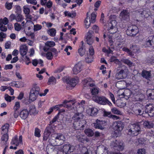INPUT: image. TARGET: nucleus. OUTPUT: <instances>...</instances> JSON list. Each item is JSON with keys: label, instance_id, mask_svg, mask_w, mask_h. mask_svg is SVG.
<instances>
[{"label": "nucleus", "instance_id": "obj_1", "mask_svg": "<svg viewBox=\"0 0 154 154\" xmlns=\"http://www.w3.org/2000/svg\"><path fill=\"white\" fill-rule=\"evenodd\" d=\"M51 138L50 137L48 142L55 145H59L62 144L65 140V136L60 134H55L51 135Z\"/></svg>", "mask_w": 154, "mask_h": 154}, {"label": "nucleus", "instance_id": "obj_2", "mask_svg": "<svg viewBox=\"0 0 154 154\" xmlns=\"http://www.w3.org/2000/svg\"><path fill=\"white\" fill-rule=\"evenodd\" d=\"M140 126L139 122L136 124H130L128 127V134L132 136L137 135L140 131Z\"/></svg>", "mask_w": 154, "mask_h": 154}, {"label": "nucleus", "instance_id": "obj_3", "mask_svg": "<svg viewBox=\"0 0 154 154\" xmlns=\"http://www.w3.org/2000/svg\"><path fill=\"white\" fill-rule=\"evenodd\" d=\"M116 71V78L118 79H122L124 78L123 74H126L128 71L126 67L124 66H119L115 69Z\"/></svg>", "mask_w": 154, "mask_h": 154}, {"label": "nucleus", "instance_id": "obj_4", "mask_svg": "<svg viewBox=\"0 0 154 154\" xmlns=\"http://www.w3.org/2000/svg\"><path fill=\"white\" fill-rule=\"evenodd\" d=\"M92 99L94 102L100 105H105L107 103L110 106L112 105V103L103 96H94Z\"/></svg>", "mask_w": 154, "mask_h": 154}, {"label": "nucleus", "instance_id": "obj_5", "mask_svg": "<svg viewBox=\"0 0 154 154\" xmlns=\"http://www.w3.org/2000/svg\"><path fill=\"white\" fill-rule=\"evenodd\" d=\"M40 88L38 86L33 87L30 91L29 93V100L31 102L35 100L39 93Z\"/></svg>", "mask_w": 154, "mask_h": 154}, {"label": "nucleus", "instance_id": "obj_6", "mask_svg": "<svg viewBox=\"0 0 154 154\" xmlns=\"http://www.w3.org/2000/svg\"><path fill=\"white\" fill-rule=\"evenodd\" d=\"M75 149V147L73 145L67 144L63 145L61 148V150L65 154H70L73 152Z\"/></svg>", "mask_w": 154, "mask_h": 154}, {"label": "nucleus", "instance_id": "obj_7", "mask_svg": "<svg viewBox=\"0 0 154 154\" xmlns=\"http://www.w3.org/2000/svg\"><path fill=\"white\" fill-rule=\"evenodd\" d=\"M110 146L115 149L118 151H122L124 149V143L123 142L116 140H115L111 142Z\"/></svg>", "mask_w": 154, "mask_h": 154}, {"label": "nucleus", "instance_id": "obj_8", "mask_svg": "<svg viewBox=\"0 0 154 154\" xmlns=\"http://www.w3.org/2000/svg\"><path fill=\"white\" fill-rule=\"evenodd\" d=\"M138 32V27L136 26L133 25L128 27L126 31L127 35L133 37L135 36Z\"/></svg>", "mask_w": 154, "mask_h": 154}, {"label": "nucleus", "instance_id": "obj_9", "mask_svg": "<svg viewBox=\"0 0 154 154\" xmlns=\"http://www.w3.org/2000/svg\"><path fill=\"white\" fill-rule=\"evenodd\" d=\"M63 80L64 82H66L67 84V87H69L71 88L75 87L78 82L75 78L70 79L69 77H63Z\"/></svg>", "mask_w": 154, "mask_h": 154}, {"label": "nucleus", "instance_id": "obj_10", "mask_svg": "<svg viewBox=\"0 0 154 154\" xmlns=\"http://www.w3.org/2000/svg\"><path fill=\"white\" fill-rule=\"evenodd\" d=\"M124 125L121 122H118L113 123V129L116 134L120 132L123 129Z\"/></svg>", "mask_w": 154, "mask_h": 154}, {"label": "nucleus", "instance_id": "obj_11", "mask_svg": "<svg viewBox=\"0 0 154 154\" xmlns=\"http://www.w3.org/2000/svg\"><path fill=\"white\" fill-rule=\"evenodd\" d=\"M86 122L84 120H81L79 121L75 122L73 123V126L75 129H82L86 124Z\"/></svg>", "mask_w": 154, "mask_h": 154}, {"label": "nucleus", "instance_id": "obj_12", "mask_svg": "<svg viewBox=\"0 0 154 154\" xmlns=\"http://www.w3.org/2000/svg\"><path fill=\"white\" fill-rule=\"evenodd\" d=\"M94 126L96 128L103 130L104 128V126L106 125V122L105 121H100L98 119L96 120V122L94 123Z\"/></svg>", "mask_w": 154, "mask_h": 154}, {"label": "nucleus", "instance_id": "obj_13", "mask_svg": "<svg viewBox=\"0 0 154 154\" xmlns=\"http://www.w3.org/2000/svg\"><path fill=\"white\" fill-rule=\"evenodd\" d=\"M135 13L138 15H141L145 17H147L149 15V10L147 8H141L139 10H137L135 11Z\"/></svg>", "mask_w": 154, "mask_h": 154}, {"label": "nucleus", "instance_id": "obj_14", "mask_svg": "<svg viewBox=\"0 0 154 154\" xmlns=\"http://www.w3.org/2000/svg\"><path fill=\"white\" fill-rule=\"evenodd\" d=\"M94 32L91 30L89 31L86 36L87 43L89 45H91L94 42V40L93 37Z\"/></svg>", "mask_w": 154, "mask_h": 154}, {"label": "nucleus", "instance_id": "obj_15", "mask_svg": "<svg viewBox=\"0 0 154 154\" xmlns=\"http://www.w3.org/2000/svg\"><path fill=\"white\" fill-rule=\"evenodd\" d=\"M96 154H108L107 149L103 145L97 147L96 152Z\"/></svg>", "mask_w": 154, "mask_h": 154}, {"label": "nucleus", "instance_id": "obj_16", "mask_svg": "<svg viewBox=\"0 0 154 154\" xmlns=\"http://www.w3.org/2000/svg\"><path fill=\"white\" fill-rule=\"evenodd\" d=\"M82 63L80 62H79L73 68V73L76 75L78 74L82 71Z\"/></svg>", "mask_w": 154, "mask_h": 154}, {"label": "nucleus", "instance_id": "obj_17", "mask_svg": "<svg viewBox=\"0 0 154 154\" xmlns=\"http://www.w3.org/2000/svg\"><path fill=\"white\" fill-rule=\"evenodd\" d=\"M46 151L48 154H57V149L51 145H48L46 147Z\"/></svg>", "mask_w": 154, "mask_h": 154}, {"label": "nucleus", "instance_id": "obj_18", "mask_svg": "<svg viewBox=\"0 0 154 154\" xmlns=\"http://www.w3.org/2000/svg\"><path fill=\"white\" fill-rule=\"evenodd\" d=\"M53 130L52 128L51 127L48 126L46 127L44 134L43 140L45 141L47 140L49 136Z\"/></svg>", "mask_w": 154, "mask_h": 154}, {"label": "nucleus", "instance_id": "obj_19", "mask_svg": "<svg viewBox=\"0 0 154 154\" xmlns=\"http://www.w3.org/2000/svg\"><path fill=\"white\" fill-rule=\"evenodd\" d=\"M129 13L128 11L123 10L121 12L120 16L122 20H127L129 18Z\"/></svg>", "mask_w": 154, "mask_h": 154}, {"label": "nucleus", "instance_id": "obj_20", "mask_svg": "<svg viewBox=\"0 0 154 154\" xmlns=\"http://www.w3.org/2000/svg\"><path fill=\"white\" fill-rule=\"evenodd\" d=\"M116 21L114 20L112 21L109 24V26L110 27L108 29L109 32L111 34H113L115 33L117 31V29L115 27L116 24L113 25V23H116Z\"/></svg>", "mask_w": 154, "mask_h": 154}, {"label": "nucleus", "instance_id": "obj_21", "mask_svg": "<svg viewBox=\"0 0 154 154\" xmlns=\"http://www.w3.org/2000/svg\"><path fill=\"white\" fill-rule=\"evenodd\" d=\"M139 122L140 126L143 125V127L146 128H150L153 127V124L151 122L141 121Z\"/></svg>", "mask_w": 154, "mask_h": 154}, {"label": "nucleus", "instance_id": "obj_22", "mask_svg": "<svg viewBox=\"0 0 154 154\" xmlns=\"http://www.w3.org/2000/svg\"><path fill=\"white\" fill-rule=\"evenodd\" d=\"M28 112L31 115H35L38 113V111L37 110L35 105H31L29 108Z\"/></svg>", "mask_w": 154, "mask_h": 154}, {"label": "nucleus", "instance_id": "obj_23", "mask_svg": "<svg viewBox=\"0 0 154 154\" xmlns=\"http://www.w3.org/2000/svg\"><path fill=\"white\" fill-rule=\"evenodd\" d=\"M87 112L88 114L92 116L96 115L98 112L97 109L95 107L89 108L87 110Z\"/></svg>", "mask_w": 154, "mask_h": 154}, {"label": "nucleus", "instance_id": "obj_24", "mask_svg": "<svg viewBox=\"0 0 154 154\" xmlns=\"http://www.w3.org/2000/svg\"><path fill=\"white\" fill-rule=\"evenodd\" d=\"M29 114L28 110L26 109H24L20 112V116L22 119H25L27 118Z\"/></svg>", "mask_w": 154, "mask_h": 154}, {"label": "nucleus", "instance_id": "obj_25", "mask_svg": "<svg viewBox=\"0 0 154 154\" xmlns=\"http://www.w3.org/2000/svg\"><path fill=\"white\" fill-rule=\"evenodd\" d=\"M145 44L147 46H154V36H151L146 39Z\"/></svg>", "mask_w": 154, "mask_h": 154}, {"label": "nucleus", "instance_id": "obj_26", "mask_svg": "<svg viewBox=\"0 0 154 154\" xmlns=\"http://www.w3.org/2000/svg\"><path fill=\"white\" fill-rule=\"evenodd\" d=\"M63 103L65 104L64 106V107L67 108L70 110L72 109V108H73L72 106L75 103L72 100L67 101L65 100L63 102Z\"/></svg>", "mask_w": 154, "mask_h": 154}, {"label": "nucleus", "instance_id": "obj_27", "mask_svg": "<svg viewBox=\"0 0 154 154\" xmlns=\"http://www.w3.org/2000/svg\"><path fill=\"white\" fill-rule=\"evenodd\" d=\"M83 117V115L81 113L75 114L73 117H72V120L73 121V123L75 122L80 121L81 119Z\"/></svg>", "mask_w": 154, "mask_h": 154}, {"label": "nucleus", "instance_id": "obj_28", "mask_svg": "<svg viewBox=\"0 0 154 154\" xmlns=\"http://www.w3.org/2000/svg\"><path fill=\"white\" fill-rule=\"evenodd\" d=\"M28 48L26 45H23L20 46V52L23 57L26 54Z\"/></svg>", "mask_w": 154, "mask_h": 154}, {"label": "nucleus", "instance_id": "obj_29", "mask_svg": "<svg viewBox=\"0 0 154 154\" xmlns=\"http://www.w3.org/2000/svg\"><path fill=\"white\" fill-rule=\"evenodd\" d=\"M142 75L143 78L147 80H149L151 76V72L143 70L142 72Z\"/></svg>", "mask_w": 154, "mask_h": 154}, {"label": "nucleus", "instance_id": "obj_30", "mask_svg": "<svg viewBox=\"0 0 154 154\" xmlns=\"http://www.w3.org/2000/svg\"><path fill=\"white\" fill-rule=\"evenodd\" d=\"M146 108L149 109L147 111L149 115L151 117L154 116V106L151 105L149 106H146Z\"/></svg>", "mask_w": 154, "mask_h": 154}, {"label": "nucleus", "instance_id": "obj_31", "mask_svg": "<svg viewBox=\"0 0 154 154\" xmlns=\"http://www.w3.org/2000/svg\"><path fill=\"white\" fill-rule=\"evenodd\" d=\"M146 93L149 99H154V89H148Z\"/></svg>", "mask_w": 154, "mask_h": 154}, {"label": "nucleus", "instance_id": "obj_32", "mask_svg": "<svg viewBox=\"0 0 154 154\" xmlns=\"http://www.w3.org/2000/svg\"><path fill=\"white\" fill-rule=\"evenodd\" d=\"M90 12H88L87 13V17L85 20V27L87 29H88L90 26L91 21L89 17Z\"/></svg>", "mask_w": 154, "mask_h": 154}, {"label": "nucleus", "instance_id": "obj_33", "mask_svg": "<svg viewBox=\"0 0 154 154\" xmlns=\"http://www.w3.org/2000/svg\"><path fill=\"white\" fill-rule=\"evenodd\" d=\"M9 125L8 124H6L1 127L2 131L1 133L2 134H7L8 131Z\"/></svg>", "mask_w": 154, "mask_h": 154}, {"label": "nucleus", "instance_id": "obj_34", "mask_svg": "<svg viewBox=\"0 0 154 154\" xmlns=\"http://www.w3.org/2000/svg\"><path fill=\"white\" fill-rule=\"evenodd\" d=\"M131 51H132L134 53H136L140 51V48L137 45H132L130 48Z\"/></svg>", "mask_w": 154, "mask_h": 154}, {"label": "nucleus", "instance_id": "obj_35", "mask_svg": "<svg viewBox=\"0 0 154 154\" xmlns=\"http://www.w3.org/2000/svg\"><path fill=\"white\" fill-rule=\"evenodd\" d=\"M56 83V80L55 77L53 76L50 77L48 79L47 84L48 85H53Z\"/></svg>", "mask_w": 154, "mask_h": 154}, {"label": "nucleus", "instance_id": "obj_36", "mask_svg": "<svg viewBox=\"0 0 154 154\" xmlns=\"http://www.w3.org/2000/svg\"><path fill=\"white\" fill-rule=\"evenodd\" d=\"M131 92L129 89H127L125 90L122 94L121 95H119V96L122 95L123 97H125L126 98H129L131 95Z\"/></svg>", "mask_w": 154, "mask_h": 154}, {"label": "nucleus", "instance_id": "obj_37", "mask_svg": "<svg viewBox=\"0 0 154 154\" xmlns=\"http://www.w3.org/2000/svg\"><path fill=\"white\" fill-rule=\"evenodd\" d=\"M81 43L82 45V46L81 48L79 49L78 51L80 55L82 56L85 54V50L83 45V41L81 42Z\"/></svg>", "mask_w": 154, "mask_h": 154}, {"label": "nucleus", "instance_id": "obj_38", "mask_svg": "<svg viewBox=\"0 0 154 154\" xmlns=\"http://www.w3.org/2000/svg\"><path fill=\"white\" fill-rule=\"evenodd\" d=\"M84 132L85 134L89 137L92 136L94 134L93 130L90 129H85Z\"/></svg>", "mask_w": 154, "mask_h": 154}, {"label": "nucleus", "instance_id": "obj_39", "mask_svg": "<svg viewBox=\"0 0 154 154\" xmlns=\"http://www.w3.org/2000/svg\"><path fill=\"white\" fill-rule=\"evenodd\" d=\"M24 19L23 16L19 13H17L16 16V21L17 22L22 21Z\"/></svg>", "mask_w": 154, "mask_h": 154}, {"label": "nucleus", "instance_id": "obj_40", "mask_svg": "<svg viewBox=\"0 0 154 154\" xmlns=\"http://www.w3.org/2000/svg\"><path fill=\"white\" fill-rule=\"evenodd\" d=\"M9 22L8 20L6 17H4L3 19H0V24L2 25H6Z\"/></svg>", "mask_w": 154, "mask_h": 154}, {"label": "nucleus", "instance_id": "obj_41", "mask_svg": "<svg viewBox=\"0 0 154 154\" xmlns=\"http://www.w3.org/2000/svg\"><path fill=\"white\" fill-rule=\"evenodd\" d=\"M122 61L123 63L127 65L129 67H131L132 65V62L127 59H123Z\"/></svg>", "mask_w": 154, "mask_h": 154}, {"label": "nucleus", "instance_id": "obj_42", "mask_svg": "<svg viewBox=\"0 0 154 154\" xmlns=\"http://www.w3.org/2000/svg\"><path fill=\"white\" fill-rule=\"evenodd\" d=\"M14 28L16 31H19L22 29V26L20 24L16 22L14 24Z\"/></svg>", "mask_w": 154, "mask_h": 154}, {"label": "nucleus", "instance_id": "obj_43", "mask_svg": "<svg viewBox=\"0 0 154 154\" xmlns=\"http://www.w3.org/2000/svg\"><path fill=\"white\" fill-rule=\"evenodd\" d=\"M48 34L51 36H54L56 35V30L54 28H52L49 29L48 31Z\"/></svg>", "mask_w": 154, "mask_h": 154}, {"label": "nucleus", "instance_id": "obj_44", "mask_svg": "<svg viewBox=\"0 0 154 154\" xmlns=\"http://www.w3.org/2000/svg\"><path fill=\"white\" fill-rule=\"evenodd\" d=\"M85 60L87 63H91L93 61V56L89 55L88 54L87 56L85 57Z\"/></svg>", "mask_w": 154, "mask_h": 154}, {"label": "nucleus", "instance_id": "obj_45", "mask_svg": "<svg viewBox=\"0 0 154 154\" xmlns=\"http://www.w3.org/2000/svg\"><path fill=\"white\" fill-rule=\"evenodd\" d=\"M81 154H91V152H89L85 147H83L81 149Z\"/></svg>", "mask_w": 154, "mask_h": 154}, {"label": "nucleus", "instance_id": "obj_46", "mask_svg": "<svg viewBox=\"0 0 154 154\" xmlns=\"http://www.w3.org/2000/svg\"><path fill=\"white\" fill-rule=\"evenodd\" d=\"M3 134V135L1 138V140L2 141L6 142L8 141V135L7 134Z\"/></svg>", "mask_w": 154, "mask_h": 154}, {"label": "nucleus", "instance_id": "obj_47", "mask_svg": "<svg viewBox=\"0 0 154 154\" xmlns=\"http://www.w3.org/2000/svg\"><path fill=\"white\" fill-rule=\"evenodd\" d=\"M46 57L48 60H51L53 58V55L52 53L51 52H48L46 54Z\"/></svg>", "mask_w": 154, "mask_h": 154}, {"label": "nucleus", "instance_id": "obj_48", "mask_svg": "<svg viewBox=\"0 0 154 154\" xmlns=\"http://www.w3.org/2000/svg\"><path fill=\"white\" fill-rule=\"evenodd\" d=\"M45 45L49 47H53L55 45V43L53 42L48 41L45 43Z\"/></svg>", "mask_w": 154, "mask_h": 154}, {"label": "nucleus", "instance_id": "obj_49", "mask_svg": "<svg viewBox=\"0 0 154 154\" xmlns=\"http://www.w3.org/2000/svg\"><path fill=\"white\" fill-rule=\"evenodd\" d=\"M112 111L113 113L118 114H121V112L119 110L117 109L116 108H114L112 109Z\"/></svg>", "mask_w": 154, "mask_h": 154}, {"label": "nucleus", "instance_id": "obj_50", "mask_svg": "<svg viewBox=\"0 0 154 154\" xmlns=\"http://www.w3.org/2000/svg\"><path fill=\"white\" fill-rule=\"evenodd\" d=\"M42 28L41 25L36 24L34 25V31H37L40 30Z\"/></svg>", "mask_w": 154, "mask_h": 154}, {"label": "nucleus", "instance_id": "obj_51", "mask_svg": "<svg viewBox=\"0 0 154 154\" xmlns=\"http://www.w3.org/2000/svg\"><path fill=\"white\" fill-rule=\"evenodd\" d=\"M146 149L144 148L139 149L137 151V154H146Z\"/></svg>", "mask_w": 154, "mask_h": 154}, {"label": "nucleus", "instance_id": "obj_52", "mask_svg": "<svg viewBox=\"0 0 154 154\" xmlns=\"http://www.w3.org/2000/svg\"><path fill=\"white\" fill-rule=\"evenodd\" d=\"M40 132V131L39 129L37 128H35V136L38 137H40L41 136Z\"/></svg>", "mask_w": 154, "mask_h": 154}, {"label": "nucleus", "instance_id": "obj_53", "mask_svg": "<svg viewBox=\"0 0 154 154\" xmlns=\"http://www.w3.org/2000/svg\"><path fill=\"white\" fill-rule=\"evenodd\" d=\"M96 17V15L95 13H93L91 14V20H90V21L91 23H94L95 22Z\"/></svg>", "mask_w": 154, "mask_h": 154}, {"label": "nucleus", "instance_id": "obj_54", "mask_svg": "<svg viewBox=\"0 0 154 154\" xmlns=\"http://www.w3.org/2000/svg\"><path fill=\"white\" fill-rule=\"evenodd\" d=\"M23 11L24 13L26 15L29 14L30 12L29 9L25 6L23 7Z\"/></svg>", "mask_w": 154, "mask_h": 154}, {"label": "nucleus", "instance_id": "obj_55", "mask_svg": "<svg viewBox=\"0 0 154 154\" xmlns=\"http://www.w3.org/2000/svg\"><path fill=\"white\" fill-rule=\"evenodd\" d=\"M98 90L95 88H93L91 91V93L92 94L94 95V96H96V95L98 94Z\"/></svg>", "mask_w": 154, "mask_h": 154}, {"label": "nucleus", "instance_id": "obj_56", "mask_svg": "<svg viewBox=\"0 0 154 154\" xmlns=\"http://www.w3.org/2000/svg\"><path fill=\"white\" fill-rule=\"evenodd\" d=\"M18 141V137L16 135L12 139L11 143L12 144H15Z\"/></svg>", "mask_w": 154, "mask_h": 154}, {"label": "nucleus", "instance_id": "obj_57", "mask_svg": "<svg viewBox=\"0 0 154 154\" xmlns=\"http://www.w3.org/2000/svg\"><path fill=\"white\" fill-rule=\"evenodd\" d=\"M72 49V47L71 46H67L66 47L64 50L65 51L67 52V55H69L70 54V52L68 51V50L69 49L70 50H71Z\"/></svg>", "mask_w": 154, "mask_h": 154}, {"label": "nucleus", "instance_id": "obj_58", "mask_svg": "<svg viewBox=\"0 0 154 154\" xmlns=\"http://www.w3.org/2000/svg\"><path fill=\"white\" fill-rule=\"evenodd\" d=\"M58 118L59 116L58 115L55 116L53 119L50 122L49 125H52L53 123L57 121V120L58 119Z\"/></svg>", "mask_w": 154, "mask_h": 154}, {"label": "nucleus", "instance_id": "obj_59", "mask_svg": "<svg viewBox=\"0 0 154 154\" xmlns=\"http://www.w3.org/2000/svg\"><path fill=\"white\" fill-rule=\"evenodd\" d=\"M5 25L0 24V30L1 31L5 32L7 30V28Z\"/></svg>", "mask_w": 154, "mask_h": 154}, {"label": "nucleus", "instance_id": "obj_60", "mask_svg": "<svg viewBox=\"0 0 154 154\" xmlns=\"http://www.w3.org/2000/svg\"><path fill=\"white\" fill-rule=\"evenodd\" d=\"M22 139V136L21 135L19 137L18 141L17 142V143H16V146H18L19 144H23Z\"/></svg>", "mask_w": 154, "mask_h": 154}, {"label": "nucleus", "instance_id": "obj_61", "mask_svg": "<svg viewBox=\"0 0 154 154\" xmlns=\"http://www.w3.org/2000/svg\"><path fill=\"white\" fill-rule=\"evenodd\" d=\"M89 55L92 56L94 53V48L92 46H91L89 48Z\"/></svg>", "mask_w": 154, "mask_h": 154}, {"label": "nucleus", "instance_id": "obj_62", "mask_svg": "<svg viewBox=\"0 0 154 154\" xmlns=\"http://www.w3.org/2000/svg\"><path fill=\"white\" fill-rule=\"evenodd\" d=\"M15 8L16 10V12L17 13H19L21 11V7L19 5H16Z\"/></svg>", "mask_w": 154, "mask_h": 154}, {"label": "nucleus", "instance_id": "obj_63", "mask_svg": "<svg viewBox=\"0 0 154 154\" xmlns=\"http://www.w3.org/2000/svg\"><path fill=\"white\" fill-rule=\"evenodd\" d=\"M6 35L4 33L1 32L0 33V41L2 42L3 40V38H5Z\"/></svg>", "mask_w": 154, "mask_h": 154}, {"label": "nucleus", "instance_id": "obj_64", "mask_svg": "<svg viewBox=\"0 0 154 154\" xmlns=\"http://www.w3.org/2000/svg\"><path fill=\"white\" fill-rule=\"evenodd\" d=\"M20 107V104L19 102H17L16 103L14 108V109L17 110Z\"/></svg>", "mask_w": 154, "mask_h": 154}]
</instances>
